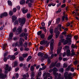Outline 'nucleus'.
Wrapping results in <instances>:
<instances>
[{
    "mask_svg": "<svg viewBox=\"0 0 79 79\" xmlns=\"http://www.w3.org/2000/svg\"><path fill=\"white\" fill-rule=\"evenodd\" d=\"M52 37H53V35H52L49 36L48 38V39H51L52 38Z\"/></svg>",
    "mask_w": 79,
    "mask_h": 79,
    "instance_id": "nucleus-57",
    "label": "nucleus"
},
{
    "mask_svg": "<svg viewBox=\"0 0 79 79\" xmlns=\"http://www.w3.org/2000/svg\"><path fill=\"white\" fill-rule=\"evenodd\" d=\"M40 37L41 39H44L45 37V35L43 34H42L40 35Z\"/></svg>",
    "mask_w": 79,
    "mask_h": 79,
    "instance_id": "nucleus-41",
    "label": "nucleus"
},
{
    "mask_svg": "<svg viewBox=\"0 0 79 79\" xmlns=\"http://www.w3.org/2000/svg\"><path fill=\"white\" fill-rule=\"evenodd\" d=\"M67 16H68V15H65V20L66 21H68V17Z\"/></svg>",
    "mask_w": 79,
    "mask_h": 79,
    "instance_id": "nucleus-53",
    "label": "nucleus"
},
{
    "mask_svg": "<svg viewBox=\"0 0 79 79\" xmlns=\"http://www.w3.org/2000/svg\"><path fill=\"white\" fill-rule=\"evenodd\" d=\"M71 48H76V49H77V46L76 45H74V44H73L71 46Z\"/></svg>",
    "mask_w": 79,
    "mask_h": 79,
    "instance_id": "nucleus-18",
    "label": "nucleus"
},
{
    "mask_svg": "<svg viewBox=\"0 0 79 79\" xmlns=\"http://www.w3.org/2000/svg\"><path fill=\"white\" fill-rule=\"evenodd\" d=\"M56 67H57V68H60V63H57L56 64Z\"/></svg>",
    "mask_w": 79,
    "mask_h": 79,
    "instance_id": "nucleus-40",
    "label": "nucleus"
},
{
    "mask_svg": "<svg viewBox=\"0 0 79 79\" xmlns=\"http://www.w3.org/2000/svg\"><path fill=\"white\" fill-rule=\"evenodd\" d=\"M58 71V70L56 68V67H54L53 69V72H57Z\"/></svg>",
    "mask_w": 79,
    "mask_h": 79,
    "instance_id": "nucleus-35",
    "label": "nucleus"
},
{
    "mask_svg": "<svg viewBox=\"0 0 79 79\" xmlns=\"http://www.w3.org/2000/svg\"><path fill=\"white\" fill-rule=\"evenodd\" d=\"M55 64L54 63V62H52L51 64L50 65V69H52V68H53V67H55Z\"/></svg>",
    "mask_w": 79,
    "mask_h": 79,
    "instance_id": "nucleus-12",
    "label": "nucleus"
},
{
    "mask_svg": "<svg viewBox=\"0 0 79 79\" xmlns=\"http://www.w3.org/2000/svg\"><path fill=\"white\" fill-rule=\"evenodd\" d=\"M22 56L24 58H27V56H28V54L23 53V54Z\"/></svg>",
    "mask_w": 79,
    "mask_h": 79,
    "instance_id": "nucleus-19",
    "label": "nucleus"
},
{
    "mask_svg": "<svg viewBox=\"0 0 79 79\" xmlns=\"http://www.w3.org/2000/svg\"><path fill=\"white\" fill-rule=\"evenodd\" d=\"M19 59L21 61H23L24 60V58L22 56L19 57Z\"/></svg>",
    "mask_w": 79,
    "mask_h": 79,
    "instance_id": "nucleus-21",
    "label": "nucleus"
},
{
    "mask_svg": "<svg viewBox=\"0 0 79 79\" xmlns=\"http://www.w3.org/2000/svg\"><path fill=\"white\" fill-rule=\"evenodd\" d=\"M59 29V28H58V27L56 28L54 30L55 33H56L55 35L56 39H57V38L58 37L59 35H60V31H58ZM57 31H58L57 32Z\"/></svg>",
    "mask_w": 79,
    "mask_h": 79,
    "instance_id": "nucleus-4",
    "label": "nucleus"
},
{
    "mask_svg": "<svg viewBox=\"0 0 79 79\" xmlns=\"http://www.w3.org/2000/svg\"><path fill=\"white\" fill-rule=\"evenodd\" d=\"M16 19H17V17H16L15 16H12V19L13 21H15V20H16Z\"/></svg>",
    "mask_w": 79,
    "mask_h": 79,
    "instance_id": "nucleus-25",
    "label": "nucleus"
},
{
    "mask_svg": "<svg viewBox=\"0 0 79 79\" xmlns=\"http://www.w3.org/2000/svg\"><path fill=\"white\" fill-rule=\"evenodd\" d=\"M61 19L60 18H59L56 19V24H59L60 22V20Z\"/></svg>",
    "mask_w": 79,
    "mask_h": 79,
    "instance_id": "nucleus-15",
    "label": "nucleus"
},
{
    "mask_svg": "<svg viewBox=\"0 0 79 79\" xmlns=\"http://www.w3.org/2000/svg\"><path fill=\"white\" fill-rule=\"evenodd\" d=\"M28 44V43H27L25 42L24 44L23 45V46L25 48H27V45Z\"/></svg>",
    "mask_w": 79,
    "mask_h": 79,
    "instance_id": "nucleus-22",
    "label": "nucleus"
},
{
    "mask_svg": "<svg viewBox=\"0 0 79 79\" xmlns=\"http://www.w3.org/2000/svg\"><path fill=\"white\" fill-rule=\"evenodd\" d=\"M22 11L23 13L24 14H25V13H27V12L28 11V10L26 9V10H25L24 9H22Z\"/></svg>",
    "mask_w": 79,
    "mask_h": 79,
    "instance_id": "nucleus-17",
    "label": "nucleus"
},
{
    "mask_svg": "<svg viewBox=\"0 0 79 79\" xmlns=\"http://www.w3.org/2000/svg\"><path fill=\"white\" fill-rule=\"evenodd\" d=\"M68 75V73L66 72L64 74V76L65 78V79H72L73 77H71L72 74L70 73Z\"/></svg>",
    "mask_w": 79,
    "mask_h": 79,
    "instance_id": "nucleus-1",
    "label": "nucleus"
},
{
    "mask_svg": "<svg viewBox=\"0 0 79 79\" xmlns=\"http://www.w3.org/2000/svg\"><path fill=\"white\" fill-rule=\"evenodd\" d=\"M48 42V41H47L43 40L40 42V45H45L47 44Z\"/></svg>",
    "mask_w": 79,
    "mask_h": 79,
    "instance_id": "nucleus-7",
    "label": "nucleus"
},
{
    "mask_svg": "<svg viewBox=\"0 0 79 79\" xmlns=\"http://www.w3.org/2000/svg\"><path fill=\"white\" fill-rule=\"evenodd\" d=\"M42 34V31H39L37 32V34H38V35H40Z\"/></svg>",
    "mask_w": 79,
    "mask_h": 79,
    "instance_id": "nucleus-47",
    "label": "nucleus"
},
{
    "mask_svg": "<svg viewBox=\"0 0 79 79\" xmlns=\"http://www.w3.org/2000/svg\"><path fill=\"white\" fill-rule=\"evenodd\" d=\"M14 65L13 66L14 68H15V67H16V66H17L18 65V61H15L14 62Z\"/></svg>",
    "mask_w": 79,
    "mask_h": 79,
    "instance_id": "nucleus-16",
    "label": "nucleus"
},
{
    "mask_svg": "<svg viewBox=\"0 0 79 79\" xmlns=\"http://www.w3.org/2000/svg\"><path fill=\"white\" fill-rule=\"evenodd\" d=\"M66 6V4H63L62 5H61V8H64V7H65Z\"/></svg>",
    "mask_w": 79,
    "mask_h": 79,
    "instance_id": "nucleus-59",
    "label": "nucleus"
},
{
    "mask_svg": "<svg viewBox=\"0 0 79 79\" xmlns=\"http://www.w3.org/2000/svg\"><path fill=\"white\" fill-rule=\"evenodd\" d=\"M70 37V38H69ZM69 37H67L66 39L67 40H69V42H71V38H72V35L71 34H70L69 35Z\"/></svg>",
    "mask_w": 79,
    "mask_h": 79,
    "instance_id": "nucleus-14",
    "label": "nucleus"
},
{
    "mask_svg": "<svg viewBox=\"0 0 79 79\" xmlns=\"http://www.w3.org/2000/svg\"><path fill=\"white\" fill-rule=\"evenodd\" d=\"M60 42H64V39H61L60 40Z\"/></svg>",
    "mask_w": 79,
    "mask_h": 79,
    "instance_id": "nucleus-62",
    "label": "nucleus"
},
{
    "mask_svg": "<svg viewBox=\"0 0 79 79\" xmlns=\"http://www.w3.org/2000/svg\"><path fill=\"white\" fill-rule=\"evenodd\" d=\"M54 43V39H52L51 40V44H53V43Z\"/></svg>",
    "mask_w": 79,
    "mask_h": 79,
    "instance_id": "nucleus-55",
    "label": "nucleus"
},
{
    "mask_svg": "<svg viewBox=\"0 0 79 79\" xmlns=\"http://www.w3.org/2000/svg\"><path fill=\"white\" fill-rule=\"evenodd\" d=\"M28 5V6L29 8H31L32 7V3H29Z\"/></svg>",
    "mask_w": 79,
    "mask_h": 79,
    "instance_id": "nucleus-48",
    "label": "nucleus"
},
{
    "mask_svg": "<svg viewBox=\"0 0 79 79\" xmlns=\"http://www.w3.org/2000/svg\"><path fill=\"white\" fill-rule=\"evenodd\" d=\"M45 27H40V29H44Z\"/></svg>",
    "mask_w": 79,
    "mask_h": 79,
    "instance_id": "nucleus-60",
    "label": "nucleus"
},
{
    "mask_svg": "<svg viewBox=\"0 0 79 79\" xmlns=\"http://www.w3.org/2000/svg\"><path fill=\"white\" fill-rule=\"evenodd\" d=\"M53 44H50V49L51 51H52L53 50Z\"/></svg>",
    "mask_w": 79,
    "mask_h": 79,
    "instance_id": "nucleus-28",
    "label": "nucleus"
},
{
    "mask_svg": "<svg viewBox=\"0 0 79 79\" xmlns=\"http://www.w3.org/2000/svg\"><path fill=\"white\" fill-rule=\"evenodd\" d=\"M24 50L25 51H29V48H25L24 49Z\"/></svg>",
    "mask_w": 79,
    "mask_h": 79,
    "instance_id": "nucleus-63",
    "label": "nucleus"
},
{
    "mask_svg": "<svg viewBox=\"0 0 79 79\" xmlns=\"http://www.w3.org/2000/svg\"><path fill=\"white\" fill-rule=\"evenodd\" d=\"M68 66V65L64 63L63 64V67L64 68H67Z\"/></svg>",
    "mask_w": 79,
    "mask_h": 79,
    "instance_id": "nucleus-49",
    "label": "nucleus"
},
{
    "mask_svg": "<svg viewBox=\"0 0 79 79\" xmlns=\"http://www.w3.org/2000/svg\"><path fill=\"white\" fill-rule=\"evenodd\" d=\"M29 74H27V75H23V77L24 78H25V77H29Z\"/></svg>",
    "mask_w": 79,
    "mask_h": 79,
    "instance_id": "nucleus-36",
    "label": "nucleus"
},
{
    "mask_svg": "<svg viewBox=\"0 0 79 79\" xmlns=\"http://www.w3.org/2000/svg\"><path fill=\"white\" fill-rule=\"evenodd\" d=\"M71 71L72 72H74V67H71L70 68Z\"/></svg>",
    "mask_w": 79,
    "mask_h": 79,
    "instance_id": "nucleus-44",
    "label": "nucleus"
},
{
    "mask_svg": "<svg viewBox=\"0 0 79 79\" xmlns=\"http://www.w3.org/2000/svg\"><path fill=\"white\" fill-rule=\"evenodd\" d=\"M7 54H8V53L7 52H6L4 54V57H5L7 55Z\"/></svg>",
    "mask_w": 79,
    "mask_h": 79,
    "instance_id": "nucleus-58",
    "label": "nucleus"
},
{
    "mask_svg": "<svg viewBox=\"0 0 79 79\" xmlns=\"http://www.w3.org/2000/svg\"><path fill=\"white\" fill-rule=\"evenodd\" d=\"M27 18H30L31 17V15L30 14L28 13L27 14Z\"/></svg>",
    "mask_w": 79,
    "mask_h": 79,
    "instance_id": "nucleus-30",
    "label": "nucleus"
},
{
    "mask_svg": "<svg viewBox=\"0 0 79 79\" xmlns=\"http://www.w3.org/2000/svg\"><path fill=\"white\" fill-rule=\"evenodd\" d=\"M25 3V1L24 0H22L20 2V3L21 5H23V4H24Z\"/></svg>",
    "mask_w": 79,
    "mask_h": 79,
    "instance_id": "nucleus-39",
    "label": "nucleus"
},
{
    "mask_svg": "<svg viewBox=\"0 0 79 79\" xmlns=\"http://www.w3.org/2000/svg\"><path fill=\"white\" fill-rule=\"evenodd\" d=\"M8 5H9V6H12V3H11V1L8 0L7 1Z\"/></svg>",
    "mask_w": 79,
    "mask_h": 79,
    "instance_id": "nucleus-26",
    "label": "nucleus"
},
{
    "mask_svg": "<svg viewBox=\"0 0 79 79\" xmlns=\"http://www.w3.org/2000/svg\"><path fill=\"white\" fill-rule=\"evenodd\" d=\"M21 37H25V36H28V33H25L24 32L22 33L20 35Z\"/></svg>",
    "mask_w": 79,
    "mask_h": 79,
    "instance_id": "nucleus-13",
    "label": "nucleus"
},
{
    "mask_svg": "<svg viewBox=\"0 0 79 79\" xmlns=\"http://www.w3.org/2000/svg\"><path fill=\"white\" fill-rule=\"evenodd\" d=\"M68 43V40H65L63 43L64 45H66Z\"/></svg>",
    "mask_w": 79,
    "mask_h": 79,
    "instance_id": "nucleus-37",
    "label": "nucleus"
},
{
    "mask_svg": "<svg viewBox=\"0 0 79 79\" xmlns=\"http://www.w3.org/2000/svg\"><path fill=\"white\" fill-rule=\"evenodd\" d=\"M22 27H19L17 29V31L16 33V34H17V35H18V34H19L21 32V31H22Z\"/></svg>",
    "mask_w": 79,
    "mask_h": 79,
    "instance_id": "nucleus-5",
    "label": "nucleus"
},
{
    "mask_svg": "<svg viewBox=\"0 0 79 79\" xmlns=\"http://www.w3.org/2000/svg\"><path fill=\"white\" fill-rule=\"evenodd\" d=\"M50 33L51 34H52L53 33V29H50Z\"/></svg>",
    "mask_w": 79,
    "mask_h": 79,
    "instance_id": "nucleus-51",
    "label": "nucleus"
},
{
    "mask_svg": "<svg viewBox=\"0 0 79 79\" xmlns=\"http://www.w3.org/2000/svg\"><path fill=\"white\" fill-rule=\"evenodd\" d=\"M15 59V55L11 56L10 58V60H14Z\"/></svg>",
    "mask_w": 79,
    "mask_h": 79,
    "instance_id": "nucleus-23",
    "label": "nucleus"
},
{
    "mask_svg": "<svg viewBox=\"0 0 79 79\" xmlns=\"http://www.w3.org/2000/svg\"><path fill=\"white\" fill-rule=\"evenodd\" d=\"M53 73L55 77H58V73L55 72H53Z\"/></svg>",
    "mask_w": 79,
    "mask_h": 79,
    "instance_id": "nucleus-24",
    "label": "nucleus"
},
{
    "mask_svg": "<svg viewBox=\"0 0 79 79\" xmlns=\"http://www.w3.org/2000/svg\"><path fill=\"white\" fill-rule=\"evenodd\" d=\"M48 57V56L47 54H44V57H42L41 59V61H44L45 59H47Z\"/></svg>",
    "mask_w": 79,
    "mask_h": 79,
    "instance_id": "nucleus-9",
    "label": "nucleus"
},
{
    "mask_svg": "<svg viewBox=\"0 0 79 79\" xmlns=\"http://www.w3.org/2000/svg\"><path fill=\"white\" fill-rule=\"evenodd\" d=\"M6 47H7V44H4L3 45V48H4V49Z\"/></svg>",
    "mask_w": 79,
    "mask_h": 79,
    "instance_id": "nucleus-50",
    "label": "nucleus"
},
{
    "mask_svg": "<svg viewBox=\"0 0 79 79\" xmlns=\"http://www.w3.org/2000/svg\"><path fill=\"white\" fill-rule=\"evenodd\" d=\"M7 57H4V58H3V60L4 61H5V62H6V61H7Z\"/></svg>",
    "mask_w": 79,
    "mask_h": 79,
    "instance_id": "nucleus-42",
    "label": "nucleus"
},
{
    "mask_svg": "<svg viewBox=\"0 0 79 79\" xmlns=\"http://www.w3.org/2000/svg\"><path fill=\"white\" fill-rule=\"evenodd\" d=\"M13 15V12H12V11H10L9 12V15L10 16H12V15Z\"/></svg>",
    "mask_w": 79,
    "mask_h": 79,
    "instance_id": "nucleus-43",
    "label": "nucleus"
},
{
    "mask_svg": "<svg viewBox=\"0 0 79 79\" xmlns=\"http://www.w3.org/2000/svg\"><path fill=\"white\" fill-rule=\"evenodd\" d=\"M66 54L67 56H70V57H73L74 55H76L75 52L70 53V50H67L66 51Z\"/></svg>",
    "mask_w": 79,
    "mask_h": 79,
    "instance_id": "nucleus-2",
    "label": "nucleus"
},
{
    "mask_svg": "<svg viewBox=\"0 0 79 79\" xmlns=\"http://www.w3.org/2000/svg\"><path fill=\"white\" fill-rule=\"evenodd\" d=\"M65 50H69V46H65Z\"/></svg>",
    "mask_w": 79,
    "mask_h": 79,
    "instance_id": "nucleus-38",
    "label": "nucleus"
},
{
    "mask_svg": "<svg viewBox=\"0 0 79 79\" xmlns=\"http://www.w3.org/2000/svg\"><path fill=\"white\" fill-rule=\"evenodd\" d=\"M50 60H51V59H50V57H49L48 58V64H50V63H51Z\"/></svg>",
    "mask_w": 79,
    "mask_h": 79,
    "instance_id": "nucleus-29",
    "label": "nucleus"
},
{
    "mask_svg": "<svg viewBox=\"0 0 79 79\" xmlns=\"http://www.w3.org/2000/svg\"><path fill=\"white\" fill-rule=\"evenodd\" d=\"M20 41H19V44L20 46H22V45H23V42H24V39H23L22 38H20L19 39Z\"/></svg>",
    "mask_w": 79,
    "mask_h": 79,
    "instance_id": "nucleus-8",
    "label": "nucleus"
},
{
    "mask_svg": "<svg viewBox=\"0 0 79 79\" xmlns=\"http://www.w3.org/2000/svg\"><path fill=\"white\" fill-rule=\"evenodd\" d=\"M71 65H69L68 66V67L66 69V71H69L70 70V69H71Z\"/></svg>",
    "mask_w": 79,
    "mask_h": 79,
    "instance_id": "nucleus-27",
    "label": "nucleus"
},
{
    "mask_svg": "<svg viewBox=\"0 0 79 79\" xmlns=\"http://www.w3.org/2000/svg\"><path fill=\"white\" fill-rule=\"evenodd\" d=\"M13 32L10 33L9 34V40H11L13 39Z\"/></svg>",
    "mask_w": 79,
    "mask_h": 79,
    "instance_id": "nucleus-10",
    "label": "nucleus"
},
{
    "mask_svg": "<svg viewBox=\"0 0 79 79\" xmlns=\"http://www.w3.org/2000/svg\"><path fill=\"white\" fill-rule=\"evenodd\" d=\"M9 69V65L8 64H6L5 68V69L6 70H8Z\"/></svg>",
    "mask_w": 79,
    "mask_h": 79,
    "instance_id": "nucleus-31",
    "label": "nucleus"
},
{
    "mask_svg": "<svg viewBox=\"0 0 79 79\" xmlns=\"http://www.w3.org/2000/svg\"><path fill=\"white\" fill-rule=\"evenodd\" d=\"M59 70L61 73H63L64 71V69H63V68H60L59 69Z\"/></svg>",
    "mask_w": 79,
    "mask_h": 79,
    "instance_id": "nucleus-32",
    "label": "nucleus"
},
{
    "mask_svg": "<svg viewBox=\"0 0 79 79\" xmlns=\"http://www.w3.org/2000/svg\"><path fill=\"white\" fill-rule=\"evenodd\" d=\"M74 38L76 40H77V39L78 38V36H74Z\"/></svg>",
    "mask_w": 79,
    "mask_h": 79,
    "instance_id": "nucleus-56",
    "label": "nucleus"
},
{
    "mask_svg": "<svg viewBox=\"0 0 79 79\" xmlns=\"http://www.w3.org/2000/svg\"><path fill=\"white\" fill-rule=\"evenodd\" d=\"M34 77V72H32L31 75V77Z\"/></svg>",
    "mask_w": 79,
    "mask_h": 79,
    "instance_id": "nucleus-46",
    "label": "nucleus"
},
{
    "mask_svg": "<svg viewBox=\"0 0 79 79\" xmlns=\"http://www.w3.org/2000/svg\"><path fill=\"white\" fill-rule=\"evenodd\" d=\"M7 60H9L10 58H11V55H9L7 57Z\"/></svg>",
    "mask_w": 79,
    "mask_h": 79,
    "instance_id": "nucleus-61",
    "label": "nucleus"
},
{
    "mask_svg": "<svg viewBox=\"0 0 79 79\" xmlns=\"http://www.w3.org/2000/svg\"><path fill=\"white\" fill-rule=\"evenodd\" d=\"M17 10L16 8H15L13 9V11L14 13H15V12Z\"/></svg>",
    "mask_w": 79,
    "mask_h": 79,
    "instance_id": "nucleus-52",
    "label": "nucleus"
},
{
    "mask_svg": "<svg viewBox=\"0 0 79 79\" xmlns=\"http://www.w3.org/2000/svg\"><path fill=\"white\" fill-rule=\"evenodd\" d=\"M8 16V13L6 12H4L3 13L1 14L0 15V18H2L4 17H6Z\"/></svg>",
    "mask_w": 79,
    "mask_h": 79,
    "instance_id": "nucleus-6",
    "label": "nucleus"
},
{
    "mask_svg": "<svg viewBox=\"0 0 79 79\" xmlns=\"http://www.w3.org/2000/svg\"><path fill=\"white\" fill-rule=\"evenodd\" d=\"M19 23H20V25L21 26H23V24L26 23V19L25 18H23L22 19H19Z\"/></svg>",
    "mask_w": 79,
    "mask_h": 79,
    "instance_id": "nucleus-3",
    "label": "nucleus"
},
{
    "mask_svg": "<svg viewBox=\"0 0 79 79\" xmlns=\"http://www.w3.org/2000/svg\"><path fill=\"white\" fill-rule=\"evenodd\" d=\"M44 55V53L40 52L38 53V55L39 56H40V57H43V56Z\"/></svg>",
    "mask_w": 79,
    "mask_h": 79,
    "instance_id": "nucleus-11",
    "label": "nucleus"
},
{
    "mask_svg": "<svg viewBox=\"0 0 79 79\" xmlns=\"http://www.w3.org/2000/svg\"><path fill=\"white\" fill-rule=\"evenodd\" d=\"M18 24V20H16L15 23H14V24L16 25V24Z\"/></svg>",
    "mask_w": 79,
    "mask_h": 79,
    "instance_id": "nucleus-54",
    "label": "nucleus"
},
{
    "mask_svg": "<svg viewBox=\"0 0 79 79\" xmlns=\"http://www.w3.org/2000/svg\"><path fill=\"white\" fill-rule=\"evenodd\" d=\"M0 78H1V79H3V78H4V79L5 78V75L4 74H0Z\"/></svg>",
    "mask_w": 79,
    "mask_h": 79,
    "instance_id": "nucleus-20",
    "label": "nucleus"
},
{
    "mask_svg": "<svg viewBox=\"0 0 79 79\" xmlns=\"http://www.w3.org/2000/svg\"><path fill=\"white\" fill-rule=\"evenodd\" d=\"M30 70L31 71H34V67L33 66H31V67Z\"/></svg>",
    "mask_w": 79,
    "mask_h": 79,
    "instance_id": "nucleus-33",
    "label": "nucleus"
},
{
    "mask_svg": "<svg viewBox=\"0 0 79 79\" xmlns=\"http://www.w3.org/2000/svg\"><path fill=\"white\" fill-rule=\"evenodd\" d=\"M74 64H77V60H75V61L73 62Z\"/></svg>",
    "mask_w": 79,
    "mask_h": 79,
    "instance_id": "nucleus-64",
    "label": "nucleus"
},
{
    "mask_svg": "<svg viewBox=\"0 0 79 79\" xmlns=\"http://www.w3.org/2000/svg\"><path fill=\"white\" fill-rule=\"evenodd\" d=\"M46 75H47V77H51V74H50V73H46Z\"/></svg>",
    "mask_w": 79,
    "mask_h": 79,
    "instance_id": "nucleus-34",
    "label": "nucleus"
},
{
    "mask_svg": "<svg viewBox=\"0 0 79 79\" xmlns=\"http://www.w3.org/2000/svg\"><path fill=\"white\" fill-rule=\"evenodd\" d=\"M61 52V51L60 50V48H58L57 50V54H59Z\"/></svg>",
    "mask_w": 79,
    "mask_h": 79,
    "instance_id": "nucleus-45",
    "label": "nucleus"
}]
</instances>
